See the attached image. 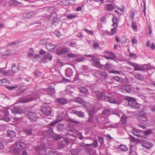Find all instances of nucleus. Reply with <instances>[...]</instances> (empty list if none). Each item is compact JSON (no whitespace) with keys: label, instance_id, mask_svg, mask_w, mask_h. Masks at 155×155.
<instances>
[{"label":"nucleus","instance_id":"nucleus-22","mask_svg":"<svg viewBox=\"0 0 155 155\" xmlns=\"http://www.w3.org/2000/svg\"><path fill=\"white\" fill-rule=\"evenodd\" d=\"M143 67H144V70L143 71H147L148 70L152 69H154V67L153 66H151L150 64H146L143 65Z\"/></svg>","mask_w":155,"mask_h":155},{"label":"nucleus","instance_id":"nucleus-27","mask_svg":"<svg viewBox=\"0 0 155 155\" xmlns=\"http://www.w3.org/2000/svg\"><path fill=\"white\" fill-rule=\"evenodd\" d=\"M16 135L15 132L12 130H9L8 131V136L11 137H15Z\"/></svg>","mask_w":155,"mask_h":155},{"label":"nucleus","instance_id":"nucleus-41","mask_svg":"<svg viewBox=\"0 0 155 155\" xmlns=\"http://www.w3.org/2000/svg\"><path fill=\"white\" fill-rule=\"evenodd\" d=\"M24 132L28 135H31L32 134L31 129H26L24 130Z\"/></svg>","mask_w":155,"mask_h":155},{"label":"nucleus","instance_id":"nucleus-11","mask_svg":"<svg viewBox=\"0 0 155 155\" xmlns=\"http://www.w3.org/2000/svg\"><path fill=\"white\" fill-rule=\"evenodd\" d=\"M105 100L112 104H117L118 103V101L115 98L109 96H107Z\"/></svg>","mask_w":155,"mask_h":155},{"label":"nucleus","instance_id":"nucleus-9","mask_svg":"<svg viewBox=\"0 0 155 155\" xmlns=\"http://www.w3.org/2000/svg\"><path fill=\"white\" fill-rule=\"evenodd\" d=\"M68 49L66 47L62 49L57 48L56 49V53L58 55L65 54L68 52Z\"/></svg>","mask_w":155,"mask_h":155},{"label":"nucleus","instance_id":"nucleus-38","mask_svg":"<svg viewBox=\"0 0 155 155\" xmlns=\"http://www.w3.org/2000/svg\"><path fill=\"white\" fill-rule=\"evenodd\" d=\"M126 116L125 115L123 116L121 118L120 121L123 124H124L126 123Z\"/></svg>","mask_w":155,"mask_h":155},{"label":"nucleus","instance_id":"nucleus-36","mask_svg":"<svg viewBox=\"0 0 155 155\" xmlns=\"http://www.w3.org/2000/svg\"><path fill=\"white\" fill-rule=\"evenodd\" d=\"M119 148L123 151H126L128 149L127 147L125 145H120L119 146Z\"/></svg>","mask_w":155,"mask_h":155},{"label":"nucleus","instance_id":"nucleus-2","mask_svg":"<svg viewBox=\"0 0 155 155\" xmlns=\"http://www.w3.org/2000/svg\"><path fill=\"white\" fill-rule=\"evenodd\" d=\"M12 112L14 114H22L24 113L23 109L19 106H14L10 108Z\"/></svg>","mask_w":155,"mask_h":155},{"label":"nucleus","instance_id":"nucleus-52","mask_svg":"<svg viewBox=\"0 0 155 155\" xmlns=\"http://www.w3.org/2000/svg\"><path fill=\"white\" fill-rule=\"evenodd\" d=\"M84 31L88 33L91 35H94L93 32L92 30H88L86 28H84Z\"/></svg>","mask_w":155,"mask_h":155},{"label":"nucleus","instance_id":"nucleus-47","mask_svg":"<svg viewBox=\"0 0 155 155\" xmlns=\"http://www.w3.org/2000/svg\"><path fill=\"white\" fill-rule=\"evenodd\" d=\"M98 141L100 143L101 145H102L104 143V138L101 137H98Z\"/></svg>","mask_w":155,"mask_h":155},{"label":"nucleus","instance_id":"nucleus-14","mask_svg":"<svg viewBox=\"0 0 155 155\" xmlns=\"http://www.w3.org/2000/svg\"><path fill=\"white\" fill-rule=\"evenodd\" d=\"M39 94L38 93L34 94L32 97H28L25 99V102H27L37 100V98L39 97Z\"/></svg>","mask_w":155,"mask_h":155},{"label":"nucleus","instance_id":"nucleus-42","mask_svg":"<svg viewBox=\"0 0 155 155\" xmlns=\"http://www.w3.org/2000/svg\"><path fill=\"white\" fill-rule=\"evenodd\" d=\"M64 127V125L62 124H59L57 127V128L58 129V130H59V131H60V130H61L63 129Z\"/></svg>","mask_w":155,"mask_h":155},{"label":"nucleus","instance_id":"nucleus-17","mask_svg":"<svg viewBox=\"0 0 155 155\" xmlns=\"http://www.w3.org/2000/svg\"><path fill=\"white\" fill-rule=\"evenodd\" d=\"M75 101L78 103L82 105H85L86 104V102L84 101V99L80 97H77L75 98Z\"/></svg>","mask_w":155,"mask_h":155},{"label":"nucleus","instance_id":"nucleus-4","mask_svg":"<svg viewBox=\"0 0 155 155\" xmlns=\"http://www.w3.org/2000/svg\"><path fill=\"white\" fill-rule=\"evenodd\" d=\"M97 99L98 101L105 100L107 95L104 93L97 91L95 92Z\"/></svg>","mask_w":155,"mask_h":155},{"label":"nucleus","instance_id":"nucleus-32","mask_svg":"<svg viewBox=\"0 0 155 155\" xmlns=\"http://www.w3.org/2000/svg\"><path fill=\"white\" fill-rule=\"evenodd\" d=\"M110 112V110L109 109H105L102 111V114L103 116H106L108 115Z\"/></svg>","mask_w":155,"mask_h":155},{"label":"nucleus","instance_id":"nucleus-5","mask_svg":"<svg viewBox=\"0 0 155 155\" xmlns=\"http://www.w3.org/2000/svg\"><path fill=\"white\" fill-rule=\"evenodd\" d=\"M41 111L46 116H48L51 113V109L50 107L46 105L41 107Z\"/></svg>","mask_w":155,"mask_h":155},{"label":"nucleus","instance_id":"nucleus-43","mask_svg":"<svg viewBox=\"0 0 155 155\" xmlns=\"http://www.w3.org/2000/svg\"><path fill=\"white\" fill-rule=\"evenodd\" d=\"M66 93L68 94L71 95L73 93V91L70 88H67L65 90Z\"/></svg>","mask_w":155,"mask_h":155},{"label":"nucleus","instance_id":"nucleus-19","mask_svg":"<svg viewBox=\"0 0 155 155\" xmlns=\"http://www.w3.org/2000/svg\"><path fill=\"white\" fill-rule=\"evenodd\" d=\"M47 92L49 95L53 96L55 94V89L52 86H50L48 88Z\"/></svg>","mask_w":155,"mask_h":155},{"label":"nucleus","instance_id":"nucleus-37","mask_svg":"<svg viewBox=\"0 0 155 155\" xmlns=\"http://www.w3.org/2000/svg\"><path fill=\"white\" fill-rule=\"evenodd\" d=\"M58 122L59 121L56 120H55L54 121L49 123L48 124V125L50 127H53L56 124L58 123Z\"/></svg>","mask_w":155,"mask_h":155},{"label":"nucleus","instance_id":"nucleus-58","mask_svg":"<svg viewBox=\"0 0 155 155\" xmlns=\"http://www.w3.org/2000/svg\"><path fill=\"white\" fill-rule=\"evenodd\" d=\"M87 122L90 123L91 124H93L94 122L93 117H89L87 120Z\"/></svg>","mask_w":155,"mask_h":155},{"label":"nucleus","instance_id":"nucleus-49","mask_svg":"<svg viewBox=\"0 0 155 155\" xmlns=\"http://www.w3.org/2000/svg\"><path fill=\"white\" fill-rule=\"evenodd\" d=\"M143 12L144 13V15L145 16H146V2L144 0H143Z\"/></svg>","mask_w":155,"mask_h":155},{"label":"nucleus","instance_id":"nucleus-23","mask_svg":"<svg viewBox=\"0 0 155 155\" xmlns=\"http://www.w3.org/2000/svg\"><path fill=\"white\" fill-rule=\"evenodd\" d=\"M91 60L93 62L94 64L98 68L99 66L100 63L97 58L95 57L92 58L91 59Z\"/></svg>","mask_w":155,"mask_h":155},{"label":"nucleus","instance_id":"nucleus-45","mask_svg":"<svg viewBox=\"0 0 155 155\" xmlns=\"http://www.w3.org/2000/svg\"><path fill=\"white\" fill-rule=\"evenodd\" d=\"M129 139L131 142H135L137 141L134 137L131 135H130Z\"/></svg>","mask_w":155,"mask_h":155},{"label":"nucleus","instance_id":"nucleus-1","mask_svg":"<svg viewBox=\"0 0 155 155\" xmlns=\"http://www.w3.org/2000/svg\"><path fill=\"white\" fill-rule=\"evenodd\" d=\"M128 101V105L135 109H139L140 107V105L135 102V99L131 97H128L127 98Z\"/></svg>","mask_w":155,"mask_h":155},{"label":"nucleus","instance_id":"nucleus-60","mask_svg":"<svg viewBox=\"0 0 155 155\" xmlns=\"http://www.w3.org/2000/svg\"><path fill=\"white\" fill-rule=\"evenodd\" d=\"M109 73H112L113 74H120V72L118 71L115 70H112L109 71Z\"/></svg>","mask_w":155,"mask_h":155},{"label":"nucleus","instance_id":"nucleus-7","mask_svg":"<svg viewBox=\"0 0 155 155\" xmlns=\"http://www.w3.org/2000/svg\"><path fill=\"white\" fill-rule=\"evenodd\" d=\"M44 133L45 135L49 137H51L54 135L53 129L51 127L47 128V129L44 131Z\"/></svg>","mask_w":155,"mask_h":155},{"label":"nucleus","instance_id":"nucleus-8","mask_svg":"<svg viewBox=\"0 0 155 155\" xmlns=\"http://www.w3.org/2000/svg\"><path fill=\"white\" fill-rule=\"evenodd\" d=\"M34 51L32 48H30L28 51V57L31 59H35L37 57H39V55L38 54H34Z\"/></svg>","mask_w":155,"mask_h":155},{"label":"nucleus","instance_id":"nucleus-15","mask_svg":"<svg viewBox=\"0 0 155 155\" xmlns=\"http://www.w3.org/2000/svg\"><path fill=\"white\" fill-rule=\"evenodd\" d=\"M16 144L17 147L19 150L24 149L26 147L25 144L22 142H17L16 143Z\"/></svg>","mask_w":155,"mask_h":155},{"label":"nucleus","instance_id":"nucleus-20","mask_svg":"<svg viewBox=\"0 0 155 155\" xmlns=\"http://www.w3.org/2000/svg\"><path fill=\"white\" fill-rule=\"evenodd\" d=\"M46 46L47 49L49 51H51L56 48L57 46L51 43H50L46 45Z\"/></svg>","mask_w":155,"mask_h":155},{"label":"nucleus","instance_id":"nucleus-62","mask_svg":"<svg viewBox=\"0 0 155 155\" xmlns=\"http://www.w3.org/2000/svg\"><path fill=\"white\" fill-rule=\"evenodd\" d=\"M54 139L56 140H59L61 139L60 136L58 134H55L54 136Z\"/></svg>","mask_w":155,"mask_h":155},{"label":"nucleus","instance_id":"nucleus-55","mask_svg":"<svg viewBox=\"0 0 155 155\" xmlns=\"http://www.w3.org/2000/svg\"><path fill=\"white\" fill-rule=\"evenodd\" d=\"M67 57L69 58L76 57V55L73 53H70L67 54Z\"/></svg>","mask_w":155,"mask_h":155},{"label":"nucleus","instance_id":"nucleus-40","mask_svg":"<svg viewBox=\"0 0 155 155\" xmlns=\"http://www.w3.org/2000/svg\"><path fill=\"white\" fill-rule=\"evenodd\" d=\"M18 86L17 85L14 86H7L6 88H8L10 91H12L15 89L16 88H18Z\"/></svg>","mask_w":155,"mask_h":155},{"label":"nucleus","instance_id":"nucleus-24","mask_svg":"<svg viewBox=\"0 0 155 155\" xmlns=\"http://www.w3.org/2000/svg\"><path fill=\"white\" fill-rule=\"evenodd\" d=\"M64 116V114L62 112H61L58 114L56 120L59 121V122L63 120Z\"/></svg>","mask_w":155,"mask_h":155},{"label":"nucleus","instance_id":"nucleus-46","mask_svg":"<svg viewBox=\"0 0 155 155\" xmlns=\"http://www.w3.org/2000/svg\"><path fill=\"white\" fill-rule=\"evenodd\" d=\"M152 130L151 129L147 130L144 131V133L146 135H148L152 133Z\"/></svg>","mask_w":155,"mask_h":155},{"label":"nucleus","instance_id":"nucleus-35","mask_svg":"<svg viewBox=\"0 0 155 155\" xmlns=\"http://www.w3.org/2000/svg\"><path fill=\"white\" fill-rule=\"evenodd\" d=\"M45 148V146L44 145L41 146V147H37L35 149L36 151L40 153L41 151L44 150Z\"/></svg>","mask_w":155,"mask_h":155},{"label":"nucleus","instance_id":"nucleus-61","mask_svg":"<svg viewBox=\"0 0 155 155\" xmlns=\"http://www.w3.org/2000/svg\"><path fill=\"white\" fill-rule=\"evenodd\" d=\"M79 90L81 93L83 94H85L86 91V89L85 88L80 87Z\"/></svg>","mask_w":155,"mask_h":155},{"label":"nucleus","instance_id":"nucleus-31","mask_svg":"<svg viewBox=\"0 0 155 155\" xmlns=\"http://www.w3.org/2000/svg\"><path fill=\"white\" fill-rule=\"evenodd\" d=\"M57 101L62 104H65L67 103V100L64 98H59Z\"/></svg>","mask_w":155,"mask_h":155},{"label":"nucleus","instance_id":"nucleus-56","mask_svg":"<svg viewBox=\"0 0 155 155\" xmlns=\"http://www.w3.org/2000/svg\"><path fill=\"white\" fill-rule=\"evenodd\" d=\"M91 144V145H93L94 147H97L98 146L97 141L96 140H94L93 143Z\"/></svg>","mask_w":155,"mask_h":155},{"label":"nucleus","instance_id":"nucleus-18","mask_svg":"<svg viewBox=\"0 0 155 155\" xmlns=\"http://www.w3.org/2000/svg\"><path fill=\"white\" fill-rule=\"evenodd\" d=\"M34 12H31L27 13H24L22 15V16L25 18H29L32 15H34Z\"/></svg>","mask_w":155,"mask_h":155},{"label":"nucleus","instance_id":"nucleus-3","mask_svg":"<svg viewBox=\"0 0 155 155\" xmlns=\"http://www.w3.org/2000/svg\"><path fill=\"white\" fill-rule=\"evenodd\" d=\"M129 64L130 65L133 66L134 68V71H143V70H144L143 65L132 62H130Z\"/></svg>","mask_w":155,"mask_h":155},{"label":"nucleus","instance_id":"nucleus-34","mask_svg":"<svg viewBox=\"0 0 155 155\" xmlns=\"http://www.w3.org/2000/svg\"><path fill=\"white\" fill-rule=\"evenodd\" d=\"M48 155H58V152L54 150L48 151Z\"/></svg>","mask_w":155,"mask_h":155},{"label":"nucleus","instance_id":"nucleus-26","mask_svg":"<svg viewBox=\"0 0 155 155\" xmlns=\"http://www.w3.org/2000/svg\"><path fill=\"white\" fill-rule=\"evenodd\" d=\"M122 89L124 91L127 93L130 92V91L132 90L131 87L128 85L123 87Z\"/></svg>","mask_w":155,"mask_h":155},{"label":"nucleus","instance_id":"nucleus-44","mask_svg":"<svg viewBox=\"0 0 155 155\" xmlns=\"http://www.w3.org/2000/svg\"><path fill=\"white\" fill-rule=\"evenodd\" d=\"M117 30V28H112L111 29L110 32L109 34L110 35H113L116 32Z\"/></svg>","mask_w":155,"mask_h":155},{"label":"nucleus","instance_id":"nucleus-50","mask_svg":"<svg viewBox=\"0 0 155 155\" xmlns=\"http://www.w3.org/2000/svg\"><path fill=\"white\" fill-rule=\"evenodd\" d=\"M10 2L11 3H12L15 5H19L20 4L19 2L15 0H11L10 1Z\"/></svg>","mask_w":155,"mask_h":155},{"label":"nucleus","instance_id":"nucleus-59","mask_svg":"<svg viewBox=\"0 0 155 155\" xmlns=\"http://www.w3.org/2000/svg\"><path fill=\"white\" fill-rule=\"evenodd\" d=\"M119 124L118 123L116 124H113L110 125L111 127L114 128H116L118 127Z\"/></svg>","mask_w":155,"mask_h":155},{"label":"nucleus","instance_id":"nucleus-16","mask_svg":"<svg viewBox=\"0 0 155 155\" xmlns=\"http://www.w3.org/2000/svg\"><path fill=\"white\" fill-rule=\"evenodd\" d=\"M72 113L73 114H76L80 117H83L85 116L84 113L81 111L72 110Z\"/></svg>","mask_w":155,"mask_h":155},{"label":"nucleus","instance_id":"nucleus-53","mask_svg":"<svg viewBox=\"0 0 155 155\" xmlns=\"http://www.w3.org/2000/svg\"><path fill=\"white\" fill-rule=\"evenodd\" d=\"M63 144L65 145H67L68 143V140L67 138H65L63 140Z\"/></svg>","mask_w":155,"mask_h":155},{"label":"nucleus","instance_id":"nucleus-39","mask_svg":"<svg viewBox=\"0 0 155 155\" xmlns=\"http://www.w3.org/2000/svg\"><path fill=\"white\" fill-rule=\"evenodd\" d=\"M68 122H70L72 123H74L76 124H78L80 123V121H75L71 118H68Z\"/></svg>","mask_w":155,"mask_h":155},{"label":"nucleus","instance_id":"nucleus-21","mask_svg":"<svg viewBox=\"0 0 155 155\" xmlns=\"http://www.w3.org/2000/svg\"><path fill=\"white\" fill-rule=\"evenodd\" d=\"M52 57L50 53H46L44 55V59L46 60L48 59L49 61H51L52 60Z\"/></svg>","mask_w":155,"mask_h":155},{"label":"nucleus","instance_id":"nucleus-57","mask_svg":"<svg viewBox=\"0 0 155 155\" xmlns=\"http://www.w3.org/2000/svg\"><path fill=\"white\" fill-rule=\"evenodd\" d=\"M54 33L55 35L57 37H59L61 36V32L58 31H55Z\"/></svg>","mask_w":155,"mask_h":155},{"label":"nucleus","instance_id":"nucleus-33","mask_svg":"<svg viewBox=\"0 0 155 155\" xmlns=\"http://www.w3.org/2000/svg\"><path fill=\"white\" fill-rule=\"evenodd\" d=\"M77 17V15L73 14H70L67 16V18L71 20L73 18H76Z\"/></svg>","mask_w":155,"mask_h":155},{"label":"nucleus","instance_id":"nucleus-13","mask_svg":"<svg viewBox=\"0 0 155 155\" xmlns=\"http://www.w3.org/2000/svg\"><path fill=\"white\" fill-rule=\"evenodd\" d=\"M73 72L72 69L70 68H67L65 70V74L66 77L70 78L73 74Z\"/></svg>","mask_w":155,"mask_h":155},{"label":"nucleus","instance_id":"nucleus-63","mask_svg":"<svg viewBox=\"0 0 155 155\" xmlns=\"http://www.w3.org/2000/svg\"><path fill=\"white\" fill-rule=\"evenodd\" d=\"M21 151L20 150L18 149H15L14 150V153L15 155H18L20 152Z\"/></svg>","mask_w":155,"mask_h":155},{"label":"nucleus","instance_id":"nucleus-48","mask_svg":"<svg viewBox=\"0 0 155 155\" xmlns=\"http://www.w3.org/2000/svg\"><path fill=\"white\" fill-rule=\"evenodd\" d=\"M9 110H10V109H8V108H6L4 110V114L6 117H7L9 114V112L8 111Z\"/></svg>","mask_w":155,"mask_h":155},{"label":"nucleus","instance_id":"nucleus-10","mask_svg":"<svg viewBox=\"0 0 155 155\" xmlns=\"http://www.w3.org/2000/svg\"><path fill=\"white\" fill-rule=\"evenodd\" d=\"M140 143L143 147L147 149L150 148L153 145V144L151 142L146 141H141Z\"/></svg>","mask_w":155,"mask_h":155},{"label":"nucleus","instance_id":"nucleus-30","mask_svg":"<svg viewBox=\"0 0 155 155\" xmlns=\"http://www.w3.org/2000/svg\"><path fill=\"white\" fill-rule=\"evenodd\" d=\"M80 151L81 150L80 149H78L72 150L71 153L72 155H78Z\"/></svg>","mask_w":155,"mask_h":155},{"label":"nucleus","instance_id":"nucleus-12","mask_svg":"<svg viewBox=\"0 0 155 155\" xmlns=\"http://www.w3.org/2000/svg\"><path fill=\"white\" fill-rule=\"evenodd\" d=\"M132 133L134 135L138 137H142L141 131L136 128H134L132 130Z\"/></svg>","mask_w":155,"mask_h":155},{"label":"nucleus","instance_id":"nucleus-6","mask_svg":"<svg viewBox=\"0 0 155 155\" xmlns=\"http://www.w3.org/2000/svg\"><path fill=\"white\" fill-rule=\"evenodd\" d=\"M27 116L29 120L32 122L36 121L38 120V117L36 114L34 112H29Z\"/></svg>","mask_w":155,"mask_h":155},{"label":"nucleus","instance_id":"nucleus-64","mask_svg":"<svg viewBox=\"0 0 155 155\" xmlns=\"http://www.w3.org/2000/svg\"><path fill=\"white\" fill-rule=\"evenodd\" d=\"M114 79L117 81H120L121 79V78L117 76H114L113 78Z\"/></svg>","mask_w":155,"mask_h":155},{"label":"nucleus","instance_id":"nucleus-25","mask_svg":"<svg viewBox=\"0 0 155 155\" xmlns=\"http://www.w3.org/2000/svg\"><path fill=\"white\" fill-rule=\"evenodd\" d=\"M138 118L139 120L143 121V122L146 121L147 120L146 117L143 114L138 115Z\"/></svg>","mask_w":155,"mask_h":155},{"label":"nucleus","instance_id":"nucleus-54","mask_svg":"<svg viewBox=\"0 0 155 155\" xmlns=\"http://www.w3.org/2000/svg\"><path fill=\"white\" fill-rule=\"evenodd\" d=\"M131 25L132 28L135 31L137 30V26L135 23L134 22V21H133Z\"/></svg>","mask_w":155,"mask_h":155},{"label":"nucleus","instance_id":"nucleus-28","mask_svg":"<svg viewBox=\"0 0 155 155\" xmlns=\"http://www.w3.org/2000/svg\"><path fill=\"white\" fill-rule=\"evenodd\" d=\"M135 78L138 80L142 81L144 80V77L141 74H137L134 75Z\"/></svg>","mask_w":155,"mask_h":155},{"label":"nucleus","instance_id":"nucleus-29","mask_svg":"<svg viewBox=\"0 0 155 155\" xmlns=\"http://www.w3.org/2000/svg\"><path fill=\"white\" fill-rule=\"evenodd\" d=\"M106 8L108 10L112 11L114 8V7L112 4L110 3L106 5Z\"/></svg>","mask_w":155,"mask_h":155},{"label":"nucleus","instance_id":"nucleus-51","mask_svg":"<svg viewBox=\"0 0 155 155\" xmlns=\"http://www.w3.org/2000/svg\"><path fill=\"white\" fill-rule=\"evenodd\" d=\"M105 137L106 138L107 140L109 141H110L113 139V138L111 137L110 135L109 134H105Z\"/></svg>","mask_w":155,"mask_h":155}]
</instances>
